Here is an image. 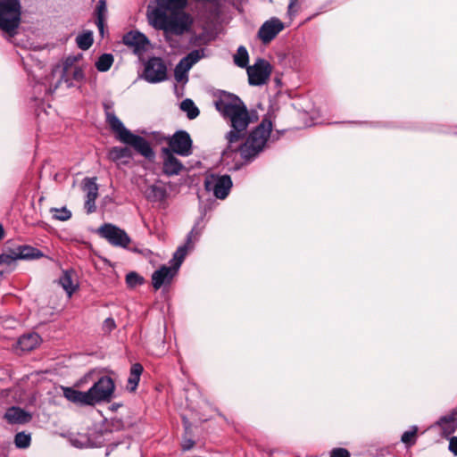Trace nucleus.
I'll return each instance as SVG.
<instances>
[{
  "label": "nucleus",
  "instance_id": "f257e3e1",
  "mask_svg": "<svg viewBox=\"0 0 457 457\" xmlns=\"http://www.w3.org/2000/svg\"><path fill=\"white\" fill-rule=\"evenodd\" d=\"M215 104L223 117L229 120L232 128L226 135L228 147L222 153V161L225 162L237 153L244 160L251 161L263 150L272 129L271 121L262 120L244 144L237 145L245 137L249 124L257 120L255 112H248L243 101L230 94L220 97Z\"/></svg>",
  "mask_w": 457,
  "mask_h": 457
},
{
  "label": "nucleus",
  "instance_id": "f03ea898",
  "mask_svg": "<svg viewBox=\"0 0 457 457\" xmlns=\"http://www.w3.org/2000/svg\"><path fill=\"white\" fill-rule=\"evenodd\" d=\"M106 121L112 130L116 134V137L123 144L132 146L142 156L152 159L154 157V153L149 142L143 137L133 134L129 130L118 117L112 111V105L109 104H104Z\"/></svg>",
  "mask_w": 457,
  "mask_h": 457
},
{
  "label": "nucleus",
  "instance_id": "7ed1b4c3",
  "mask_svg": "<svg viewBox=\"0 0 457 457\" xmlns=\"http://www.w3.org/2000/svg\"><path fill=\"white\" fill-rule=\"evenodd\" d=\"M198 233L195 232V229L193 228L187 235L186 244L179 246L174 253L173 258L170 261L171 266L168 267L163 265L153 273L152 283L155 290H158L165 284L170 283L181 266L188 250L193 247V237L196 239Z\"/></svg>",
  "mask_w": 457,
  "mask_h": 457
},
{
  "label": "nucleus",
  "instance_id": "20e7f679",
  "mask_svg": "<svg viewBox=\"0 0 457 457\" xmlns=\"http://www.w3.org/2000/svg\"><path fill=\"white\" fill-rule=\"evenodd\" d=\"M150 24L157 29H162L167 34L182 35L189 30L192 19L189 14L184 11L169 12L162 15L148 18Z\"/></svg>",
  "mask_w": 457,
  "mask_h": 457
},
{
  "label": "nucleus",
  "instance_id": "39448f33",
  "mask_svg": "<svg viewBox=\"0 0 457 457\" xmlns=\"http://www.w3.org/2000/svg\"><path fill=\"white\" fill-rule=\"evenodd\" d=\"M20 0H0V29L13 35L21 22Z\"/></svg>",
  "mask_w": 457,
  "mask_h": 457
},
{
  "label": "nucleus",
  "instance_id": "423d86ee",
  "mask_svg": "<svg viewBox=\"0 0 457 457\" xmlns=\"http://www.w3.org/2000/svg\"><path fill=\"white\" fill-rule=\"evenodd\" d=\"M114 382L107 376L98 379L87 392L89 405H95L101 402H109L114 392Z\"/></svg>",
  "mask_w": 457,
  "mask_h": 457
},
{
  "label": "nucleus",
  "instance_id": "0eeeda50",
  "mask_svg": "<svg viewBox=\"0 0 457 457\" xmlns=\"http://www.w3.org/2000/svg\"><path fill=\"white\" fill-rule=\"evenodd\" d=\"M206 56L205 48L195 49L189 52L179 62L174 69V78L176 81L179 83H187L190 69Z\"/></svg>",
  "mask_w": 457,
  "mask_h": 457
},
{
  "label": "nucleus",
  "instance_id": "6e6552de",
  "mask_svg": "<svg viewBox=\"0 0 457 457\" xmlns=\"http://www.w3.org/2000/svg\"><path fill=\"white\" fill-rule=\"evenodd\" d=\"M230 176L224 174L211 173L205 177L204 187L206 191L212 192L213 195L220 200H224L229 194L232 187Z\"/></svg>",
  "mask_w": 457,
  "mask_h": 457
},
{
  "label": "nucleus",
  "instance_id": "1a4fd4ad",
  "mask_svg": "<svg viewBox=\"0 0 457 457\" xmlns=\"http://www.w3.org/2000/svg\"><path fill=\"white\" fill-rule=\"evenodd\" d=\"M98 235L104 238L110 245L127 248L131 242L126 231L112 223H104L97 229Z\"/></svg>",
  "mask_w": 457,
  "mask_h": 457
},
{
  "label": "nucleus",
  "instance_id": "9d476101",
  "mask_svg": "<svg viewBox=\"0 0 457 457\" xmlns=\"http://www.w3.org/2000/svg\"><path fill=\"white\" fill-rule=\"evenodd\" d=\"M143 78L149 83H159L167 79V66L160 57H152L145 64Z\"/></svg>",
  "mask_w": 457,
  "mask_h": 457
},
{
  "label": "nucleus",
  "instance_id": "9b49d317",
  "mask_svg": "<svg viewBox=\"0 0 457 457\" xmlns=\"http://www.w3.org/2000/svg\"><path fill=\"white\" fill-rule=\"evenodd\" d=\"M270 72L271 66L267 61L263 59L257 60L253 66L247 68L249 84L252 86L265 84L270 78Z\"/></svg>",
  "mask_w": 457,
  "mask_h": 457
},
{
  "label": "nucleus",
  "instance_id": "f8f14e48",
  "mask_svg": "<svg viewBox=\"0 0 457 457\" xmlns=\"http://www.w3.org/2000/svg\"><path fill=\"white\" fill-rule=\"evenodd\" d=\"M285 23L277 17H271L260 27L257 37L264 45L270 43L283 29Z\"/></svg>",
  "mask_w": 457,
  "mask_h": 457
},
{
  "label": "nucleus",
  "instance_id": "ddd939ff",
  "mask_svg": "<svg viewBox=\"0 0 457 457\" xmlns=\"http://www.w3.org/2000/svg\"><path fill=\"white\" fill-rule=\"evenodd\" d=\"M168 144L170 151L179 155L188 156L192 153V140L189 134L184 130L177 131L169 137Z\"/></svg>",
  "mask_w": 457,
  "mask_h": 457
},
{
  "label": "nucleus",
  "instance_id": "4468645a",
  "mask_svg": "<svg viewBox=\"0 0 457 457\" xmlns=\"http://www.w3.org/2000/svg\"><path fill=\"white\" fill-rule=\"evenodd\" d=\"M122 42L137 55L145 53L149 46L147 37L139 31L128 32L123 36Z\"/></svg>",
  "mask_w": 457,
  "mask_h": 457
},
{
  "label": "nucleus",
  "instance_id": "2eb2a0df",
  "mask_svg": "<svg viewBox=\"0 0 457 457\" xmlns=\"http://www.w3.org/2000/svg\"><path fill=\"white\" fill-rule=\"evenodd\" d=\"M187 4V0H156V6L148 12V18L157 16V13L162 15L169 12L184 11Z\"/></svg>",
  "mask_w": 457,
  "mask_h": 457
},
{
  "label": "nucleus",
  "instance_id": "dca6fc26",
  "mask_svg": "<svg viewBox=\"0 0 457 457\" xmlns=\"http://www.w3.org/2000/svg\"><path fill=\"white\" fill-rule=\"evenodd\" d=\"M78 57H68L63 62L62 79L69 85L71 80L81 81L84 79V72L81 67L75 65Z\"/></svg>",
  "mask_w": 457,
  "mask_h": 457
},
{
  "label": "nucleus",
  "instance_id": "f3484780",
  "mask_svg": "<svg viewBox=\"0 0 457 457\" xmlns=\"http://www.w3.org/2000/svg\"><path fill=\"white\" fill-rule=\"evenodd\" d=\"M83 190L87 194L85 207L87 212H93L96 210V200L98 195V186L96 178H86L83 180Z\"/></svg>",
  "mask_w": 457,
  "mask_h": 457
},
{
  "label": "nucleus",
  "instance_id": "a211bd4d",
  "mask_svg": "<svg viewBox=\"0 0 457 457\" xmlns=\"http://www.w3.org/2000/svg\"><path fill=\"white\" fill-rule=\"evenodd\" d=\"M132 156V151L129 147L113 146L108 152V158L118 164H128Z\"/></svg>",
  "mask_w": 457,
  "mask_h": 457
},
{
  "label": "nucleus",
  "instance_id": "6ab92c4d",
  "mask_svg": "<svg viewBox=\"0 0 457 457\" xmlns=\"http://www.w3.org/2000/svg\"><path fill=\"white\" fill-rule=\"evenodd\" d=\"M145 195L150 202L161 203L167 198L168 193L164 185L156 183L147 187L145 191Z\"/></svg>",
  "mask_w": 457,
  "mask_h": 457
},
{
  "label": "nucleus",
  "instance_id": "aec40b11",
  "mask_svg": "<svg viewBox=\"0 0 457 457\" xmlns=\"http://www.w3.org/2000/svg\"><path fill=\"white\" fill-rule=\"evenodd\" d=\"M4 418L11 424H25L30 421L31 415L19 407H11L6 411Z\"/></svg>",
  "mask_w": 457,
  "mask_h": 457
},
{
  "label": "nucleus",
  "instance_id": "412c9836",
  "mask_svg": "<svg viewBox=\"0 0 457 457\" xmlns=\"http://www.w3.org/2000/svg\"><path fill=\"white\" fill-rule=\"evenodd\" d=\"M163 153L167 154L163 162V172L168 176L178 175L183 168L182 163L171 154L170 149L164 148Z\"/></svg>",
  "mask_w": 457,
  "mask_h": 457
},
{
  "label": "nucleus",
  "instance_id": "4be33fe9",
  "mask_svg": "<svg viewBox=\"0 0 457 457\" xmlns=\"http://www.w3.org/2000/svg\"><path fill=\"white\" fill-rule=\"evenodd\" d=\"M63 396L70 402L79 405H89L87 392H81L72 387H62Z\"/></svg>",
  "mask_w": 457,
  "mask_h": 457
},
{
  "label": "nucleus",
  "instance_id": "5701e85b",
  "mask_svg": "<svg viewBox=\"0 0 457 457\" xmlns=\"http://www.w3.org/2000/svg\"><path fill=\"white\" fill-rule=\"evenodd\" d=\"M41 338L37 333H29L21 336L18 342V348L22 352H29L40 344Z\"/></svg>",
  "mask_w": 457,
  "mask_h": 457
},
{
  "label": "nucleus",
  "instance_id": "b1692460",
  "mask_svg": "<svg viewBox=\"0 0 457 457\" xmlns=\"http://www.w3.org/2000/svg\"><path fill=\"white\" fill-rule=\"evenodd\" d=\"M19 260H37L44 257V253L37 248L28 245L14 247Z\"/></svg>",
  "mask_w": 457,
  "mask_h": 457
},
{
  "label": "nucleus",
  "instance_id": "393cba45",
  "mask_svg": "<svg viewBox=\"0 0 457 457\" xmlns=\"http://www.w3.org/2000/svg\"><path fill=\"white\" fill-rule=\"evenodd\" d=\"M73 275L72 270H65L59 278V284L67 293L69 297H71L78 288V284L74 281Z\"/></svg>",
  "mask_w": 457,
  "mask_h": 457
},
{
  "label": "nucleus",
  "instance_id": "a878e982",
  "mask_svg": "<svg viewBox=\"0 0 457 457\" xmlns=\"http://www.w3.org/2000/svg\"><path fill=\"white\" fill-rule=\"evenodd\" d=\"M96 14V24L98 28V30L102 36H104V22L107 15V7L105 0L98 1L96 4V8L95 11Z\"/></svg>",
  "mask_w": 457,
  "mask_h": 457
},
{
  "label": "nucleus",
  "instance_id": "bb28decb",
  "mask_svg": "<svg viewBox=\"0 0 457 457\" xmlns=\"http://www.w3.org/2000/svg\"><path fill=\"white\" fill-rule=\"evenodd\" d=\"M16 251L14 248L10 249L7 253H4L0 255V275L8 271V269L12 267L18 259L16 256Z\"/></svg>",
  "mask_w": 457,
  "mask_h": 457
},
{
  "label": "nucleus",
  "instance_id": "cd10ccee",
  "mask_svg": "<svg viewBox=\"0 0 457 457\" xmlns=\"http://www.w3.org/2000/svg\"><path fill=\"white\" fill-rule=\"evenodd\" d=\"M142 372L143 366L140 363H135L131 366L130 374L128 379L129 386L131 391L136 390Z\"/></svg>",
  "mask_w": 457,
  "mask_h": 457
},
{
  "label": "nucleus",
  "instance_id": "c85d7f7f",
  "mask_svg": "<svg viewBox=\"0 0 457 457\" xmlns=\"http://www.w3.org/2000/svg\"><path fill=\"white\" fill-rule=\"evenodd\" d=\"M113 56L111 54H103L96 62V68L98 71L105 72L110 70L113 63Z\"/></svg>",
  "mask_w": 457,
  "mask_h": 457
},
{
  "label": "nucleus",
  "instance_id": "c756f323",
  "mask_svg": "<svg viewBox=\"0 0 457 457\" xmlns=\"http://www.w3.org/2000/svg\"><path fill=\"white\" fill-rule=\"evenodd\" d=\"M93 33L91 31H85L76 37V43L81 50H87L93 45Z\"/></svg>",
  "mask_w": 457,
  "mask_h": 457
},
{
  "label": "nucleus",
  "instance_id": "7c9ffc66",
  "mask_svg": "<svg viewBox=\"0 0 457 457\" xmlns=\"http://www.w3.org/2000/svg\"><path fill=\"white\" fill-rule=\"evenodd\" d=\"M180 108L187 112L188 119L193 120L199 115V110L191 99H185L180 104Z\"/></svg>",
  "mask_w": 457,
  "mask_h": 457
},
{
  "label": "nucleus",
  "instance_id": "2f4dec72",
  "mask_svg": "<svg viewBox=\"0 0 457 457\" xmlns=\"http://www.w3.org/2000/svg\"><path fill=\"white\" fill-rule=\"evenodd\" d=\"M31 436L29 433L19 432L14 436V445L17 448L26 449L30 445Z\"/></svg>",
  "mask_w": 457,
  "mask_h": 457
},
{
  "label": "nucleus",
  "instance_id": "473e14b6",
  "mask_svg": "<svg viewBox=\"0 0 457 457\" xmlns=\"http://www.w3.org/2000/svg\"><path fill=\"white\" fill-rule=\"evenodd\" d=\"M248 52L245 46H239L237 48V54L234 56L235 63L241 68H245L248 63Z\"/></svg>",
  "mask_w": 457,
  "mask_h": 457
},
{
  "label": "nucleus",
  "instance_id": "72a5a7b5",
  "mask_svg": "<svg viewBox=\"0 0 457 457\" xmlns=\"http://www.w3.org/2000/svg\"><path fill=\"white\" fill-rule=\"evenodd\" d=\"M50 212L53 213V218L56 220L66 221L71 217V211L66 207L52 208Z\"/></svg>",
  "mask_w": 457,
  "mask_h": 457
},
{
  "label": "nucleus",
  "instance_id": "f704fd0d",
  "mask_svg": "<svg viewBox=\"0 0 457 457\" xmlns=\"http://www.w3.org/2000/svg\"><path fill=\"white\" fill-rule=\"evenodd\" d=\"M144 281V278L135 271H131L126 275V283L130 288L142 285Z\"/></svg>",
  "mask_w": 457,
  "mask_h": 457
},
{
  "label": "nucleus",
  "instance_id": "c9c22d12",
  "mask_svg": "<svg viewBox=\"0 0 457 457\" xmlns=\"http://www.w3.org/2000/svg\"><path fill=\"white\" fill-rule=\"evenodd\" d=\"M457 420V410H454L452 414L448 416L442 417L438 424L444 428V429L446 428H452L454 427Z\"/></svg>",
  "mask_w": 457,
  "mask_h": 457
},
{
  "label": "nucleus",
  "instance_id": "e433bc0d",
  "mask_svg": "<svg viewBox=\"0 0 457 457\" xmlns=\"http://www.w3.org/2000/svg\"><path fill=\"white\" fill-rule=\"evenodd\" d=\"M457 420V410H454L452 414L448 416L442 417L438 424L444 428V429L446 428H452L454 427Z\"/></svg>",
  "mask_w": 457,
  "mask_h": 457
},
{
  "label": "nucleus",
  "instance_id": "4c0bfd02",
  "mask_svg": "<svg viewBox=\"0 0 457 457\" xmlns=\"http://www.w3.org/2000/svg\"><path fill=\"white\" fill-rule=\"evenodd\" d=\"M417 433V428H414L412 430L405 431L402 436V442L405 445H413L415 442V436Z\"/></svg>",
  "mask_w": 457,
  "mask_h": 457
},
{
  "label": "nucleus",
  "instance_id": "58836bf2",
  "mask_svg": "<svg viewBox=\"0 0 457 457\" xmlns=\"http://www.w3.org/2000/svg\"><path fill=\"white\" fill-rule=\"evenodd\" d=\"M116 328V323L112 318H107L104 320L102 328L105 333H111Z\"/></svg>",
  "mask_w": 457,
  "mask_h": 457
},
{
  "label": "nucleus",
  "instance_id": "ea45409f",
  "mask_svg": "<svg viewBox=\"0 0 457 457\" xmlns=\"http://www.w3.org/2000/svg\"><path fill=\"white\" fill-rule=\"evenodd\" d=\"M330 457H350V453L345 448H335L330 452Z\"/></svg>",
  "mask_w": 457,
  "mask_h": 457
},
{
  "label": "nucleus",
  "instance_id": "a19ab883",
  "mask_svg": "<svg viewBox=\"0 0 457 457\" xmlns=\"http://www.w3.org/2000/svg\"><path fill=\"white\" fill-rule=\"evenodd\" d=\"M449 450L454 454L457 455V437H453L449 443Z\"/></svg>",
  "mask_w": 457,
  "mask_h": 457
},
{
  "label": "nucleus",
  "instance_id": "79ce46f5",
  "mask_svg": "<svg viewBox=\"0 0 457 457\" xmlns=\"http://www.w3.org/2000/svg\"><path fill=\"white\" fill-rule=\"evenodd\" d=\"M195 445V442L192 439H186L182 443V449L184 451L190 450Z\"/></svg>",
  "mask_w": 457,
  "mask_h": 457
},
{
  "label": "nucleus",
  "instance_id": "37998d69",
  "mask_svg": "<svg viewBox=\"0 0 457 457\" xmlns=\"http://www.w3.org/2000/svg\"><path fill=\"white\" fill-rule=\"evenodd\" d=\"M298 0H290L288 4V13L292 14L293 12H296V5H297Z\"/></svg>",
  "mask_w": 457,
  "mask_h": 457
},
{
  "label": "nucleus",
  "instance_id": "c03bdc74",
  "mask_svg": "<svg viewBox=\"0 0 457 457\" xmlns=\"http://www.w3.org/2000/svg\"><path fill=\"white\" fill-rule=\"evenodd\" d=\"M4 237V228L3 226L0 224V240Z\"/></svg>",
  "mask_w": 457,
  "mask_h": 457
}]
</instances>
